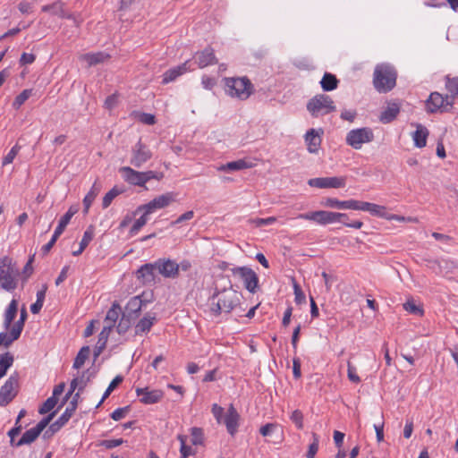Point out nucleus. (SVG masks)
Instances as JSON below:
<instances>
[{
    "label": "nucleus",
    "instance_id": "obj_1",
    "mask_svg": "<svg viewBox=\"0 0 458 458\" xmlns=\"http://www.w3.org/2000/svg\"><path fill=\"white\" fill-rule=\"evenodd\" d=\"M242 294L232 286L224 289H215L213 294L208 300L209 313L213 317H218L223 313L229 314L241 305Z\"/></svg>",
    "mask_w": 458,
    "mask_h": 458
},
{
    "label": "nucleus",
    "instance_id": "obj_2",
    "mask_svg": "<svg viewBox=\"0 0 458 458\" xmlns=\"http://www.w3.org/2000/svg\"><path fill=\"white\" fill-rule=\"evenodd\" d=\"M397 72L394 66L388 64H380L375 67L373 84L379 93L392 90L396 84Z\"/></svg>",
    "mask_w": 458,
    "mask_h": 458
},
{
    "label": "nucleus",
    "instance_id": "obj_3",
    "mask_svg": "<svg viewBox=\"0 0 458 458\" xmlns=\"http://www.w3.org/2000/svg\"><path fill=\"white\" fill-rule=\"evenodd\" d=\"M223 81L225 83V91L231 98L246 100L254 92V86L246 76L226 77Z\"/></svg>",
    "mask_w": 458,
    "mask_h": 458
},
{
    "label": "nucleus",
    "instance_id": "obj_4",
    "mask_svg": "<svg viewBox=\"0 0 458 458\" xmlns=\"http://www.w3.org/2000/svg\"><path fill=\"white\" fill-rule=\"evenodd\" d=\"M125 182L131 185L144 186L146 182L152 179L160 180L163 174L155 171L139 172L130 166H123L119 169Z\"/></svg>",
    "mask_w": 458,
    "mask_h": 458
},
{
    "label": "nucleus",
    "instance_id": "obj_5",
    "mask_svg": "<svg viewBox=\"0 0 458 458\" xmlns=\"http://www.w3.org/2000/svg\"><path fill=\"white\" fill-rule=\"evenodd\" d=\"M297 218L314 221L320 225H327L336 222L341 223L343 219H348V215L345 213L318 210L299 214Z\"/></svg>",
    "mask_w": 458,
    "mask_h": 458
},
{
    "label": "nucleus",
    "instance_id": "obj_6",
    "mask_svg": "<svg viewBox=\"0 0 458 458\" xmlns=\"http://www.w3.org/2000/svg\"><path fill=\"white\" fill-rule=\"evenodd\" d=\"M335 106L328 95L318 94L310 98L307 103V110L313 117H318L335 111Z\"/></svg>",
    "mask_w": 458,
    "mask_h": 458
},
{
    "label": "nucleus",
    "instance_id": "obj_7",
    "mask_svg": "<svg viewBox=\"0 0 458 458\" xmlns=\"http://www.w3.org/2000/svg\"><path fill=\"white\" fill-rule=\"evenodd\" d=\"M454 101L450 95H442L438 92H432L427 102L426 109L428 113L433 114L436 112H450L454 106Z\"/></svg>",
    "mask_w": 458,
    "mask_h": 458
},
{
    "label": "nucleus",
    "instance_id": "obj_8",
    "mask_svg": "<svg viewBox=\"0 0 458 458\" xmlns=\"http://www.w3.org/2000/svg\"><path fill=\"white\" fill-rule=\"evenodd\" d=\"M374 140V133L371 128L362 127L351 130L345 138L346 144L354 149H360L362 145L369 143Z\"/></svg>",
    "mask_w": 458,
    "mask_h": 458
},
{
    "label": "nucleus",
    "instance_id": "obj_9",
    "mask_svg": "<svg viewBox=\"0 0 458 458\" xmlns=\"http://www.w3.org/2000/svg\"><path fill=\"white\" fill-rule=\"evenodd\" d=\"M233 276L241 279L246 290L251 293H257L259 289V276L257 273L248 267H234L231 268Z\"/></svg>",
    "mask_w": 458,
    "mask_h": 458
},
{
    "label": "nucleus",
    "instance_id": "obj_10",
    "mask_svg": "<svg viewBox=\"0 0 458 458\" xmlns=\"http://www.w3.org/2000/svg\"><path fill=\"white\" fill-rule=\"evenodd\" d=\"M55 412L50 413L46 418H43L34 428L26 430L21 437L16 442L15 446H21L23 445H30L34 442L40 433L46 428L49 422L54 418Z\"/></svg>",
    "mask_w": 458,
    "mask_h": 458
},
{
    "label": "nucleus",
    "instance_id": "obj_11",
    "mask_svg": "<svg viewBox=\"0 0 458 458\" xmlns=\"http://www.w3.org/2000/svg\"><path fill=\"white\" fill-rule=\"evenodd\" d=\"M19 387L18 374L11 375L2 386L0 390V406L4 407L10 403L17 395Z\"/></svg>",
    "mask_w": 458,
    "mask_h": 458
},
{
    "label": "nucleus",
    "instance_id": "obj_12",
    "mask_svg": "<svg viewBox=\"0 0 458 458\" xmlns=\"http://www.w3.org/2000/svg\"><path fill=\"white\" fill-rule=\"evenodd\" d=\"M174 200V194L173 192H166L156 197L147 204L139 206L135 214L140 213L141 210H145L146 214H151L157 209L168 207Z\"/></svg>",
    "mask_w": 458,
    "mask_h": 458
},
{
    "label": "nucleus",
    "instance_id": "obj_13",
    "mask_svg": "<svg viewBox=\"0 0 458 458\" xmlns=\"http://www.w3.org/2000/svg\"><path fill=\"white\" fill-rule=\"evenodd\" d=\"M152 157L151 151L139 140L131 149V164L135 167H141Z\"/></svg>",
    "mask_w": 458,
    "mask_h": 458
},
{
    "label": "nucleus",
    "instance_id": "obj_14",
    "mask_svg": "<svg viewBox=\"0 0 458 458\" xmlns=\"http://www.w3.org/2000/svg\"><path fill=\"white\" fill-rule=\"evenodd\" d=\"M346 181L344 177H318L312 178L308 181V184L310 187H316L319 189L333 188L338 189L345 186Z\"/></svg>",
    "mask_w": 458,
    "mask_h": 458
},
{
    "label": "nucleus",
    "instance_id": "obj_15",
    "mask_svg": "<svg viewBox=\"0 0 458 458\" xmlns=\"http://www.w3.org/2000/svg\"><path fill=\"white\" fill-rule=\"evenodd\" d=\"M155 265L158 273L165 278H175L179 275L178 264L170 259H158Z\"/></svg>",
    "mask_w": 458,
    "mask_h": 458
},
{
    "label": "nucleus",
    "instance_id": "obj_16",
    "mask_svg": "<svg viewBox=\"0 0 458 458\" xmlns=\"http://www.w3.org/2000/svg\"><path fill=\"white\" fill-rule=\"evenodd\" d=\"M327 208L337 209H351L360 210L362 209L363 201L357 199L339 200L335 198H327L323 202Z\"/></svg>",
    "mask_w": 458,
    "mask_h": 458
},
{
    "label": "nucleus",
    "instance_id": "obj_17",
    "mask_svg": "<svg viewBox=\"0 0 458 458\" xmlns=\"http://www.w3.org/2000/svg\"><path fill=\"white\" fill-rule=\"evenodd\" d=\"M194 62L191 63L193 64H197V66L200 69H203L208 65H213L217 63V59L215 55V51L212 47H207L201 51H198L193 55Z\"/></svg>",
    "mask_w": 458,
    "mask_h": 458
},
{
    "label": "nucleus",
    "instance_id": "obj_18",
    "mask_svg": "<svg viewBox=\"0 0 458 458\" xmlns=\"http://www.w3.org/2000/svg\"><path fill=\"white\" fill-rule=\"evenodd\" d=\"M0 285L3 289L11 292L17 287L13 269L10 265L0 264Z\"/></svg>",
    "mask_w": 458,
    "mask_h": 458
},
{
    "label": "nucleus",
    "instance_id": "obj_19",
    "mask_svg": "<svg viewBox=\"0 0 458 458\" xmlns=\"http://www.w3.org/2000/svg\"><path fill=\"white\" fill-rule=\"evenodd\" d=\"M136 394L140 398V402L144 404H154L161 401L164 393L161 390H149L148 387H137Z\"/></svg>",
    "mask_w": 458,
    "mask_h": 458
},
{
    "label": "nucleus",
    "instance_id": "obj_20",
    "mask_svg": "<svg viewBox=\"0 0 458 458\" xmlns=\"http://www.w3.org/2000/svg\"><path fill=\"white\" fill-rule=\"evenodd\" d=\"M239 420H240V414L236 411V409L233 407V404H231L224 417L223 423L225 425L227 432L233 437L236 432L238 431L239 427Z\"/></svg>",
    "mask_w": 458,
    "mask_h": 458
},
{
    "label": "nucleus",
    "instance_id": "obj_21",
    "mask_svg": "<svg viewBox=\"0 0 458 458\" xmlns=\"http://www.w3.org/2000/svg\"><path fill=\"white\" fill-rule=\"evenodd\" d=\"M193 70L194 67H192L191 61L187 60L183 64L167 70L163 75L162 82L164 84H167L171 81H174L176 78L185 73L186 72Z\"/></svg>",
    "mask_w": 458,
    "mask_h": 458
},
{
    "label": "nucleus",
    "instance_id": "obj_22",
    "mask_svg": "<svg viewBox=\"0 0 458 458\" xmlns=\"http://www.w3.org/2000/svg\"><path fill=\"white\" fill-rule=\"evenodd\" d=\"M143 301L140 296H134L129 300L122 314L135 321L142 310Z\"/></svg>",
    "mask_w": 458,
    "mask_h": 458
},
{
    "label": "nucleus",
    "instance_id": "obj_23",
    "mask_svg": "<svg viewBox=\"0 0 458 458\" xmlns=\"http://www.w3.org/2000/svg\"><path fill=\"white\" fill-rule=\"evenodd\" d=\"M155 262L144 264L136 271V277L143 284H152L155 282Z\"/></svg>",
    "mask_w": 458,
    "mask_h": 458
},
{
    "label": "nucleus",
    "instance_id": "obj_24",
    "mask_svg": "<svg viewBox=\"0 0 458 458\" xmlns=\"http://www.w3.org/2000/svg\"><path fill=\"white\" fill-rule=\"evenodd\" d=\"M321 134L323 131L320 130V133L315 129L309 130L305 134V141L307 148L310 153H317L321 145Z\"/></svg>",
    "mask_w": 458,
    "mask_h": 458
},
{
    "label": "nucleus",
    "instance_id": "obj_25",
    "mask_svg": "<svg viewBox=\"0 0 458 458\" xmlns=\"http://www.w3.org/2000/svg\"><path fill=\"white\" fill-rule=\"evenodd\" d=\"M157 322L155 314L147 313L135 325V335H142L150 331L151 327Z\"/></svg>",
    "mask_w": 458,
    "mask_h": 458
},
{
    "label": "nucleus",
    "instance_id": "obj_26",
    "mask_svg": "<svg viewBox=\"0 0 458 458\" xmlns=\"http://www.w3.org/2000/svg\"><path fill=\"white\" fill-rule=\"evenodd\" d=\"M253 166L254 164L251 161L246 159H238L221 165L216 169L217 171L221 172H233L251 168Z\"/></svg>",
    "mask_w": 458,
    "mask_h": 458
},
{
    "label": "nucleus",
    "instance_id": "obj_27",
    "mask_svg": "<svg viewBox=\"0 0 458 458\" xmlns=\"http://www.w3.org/2000/svg\"><path fill=\"white\" fill-rule=\"evenodd\" d=\"M416 127V131L412 133L414 145L419 148H424L427 144V139L429 134L428 130L420 123H411Z\"/></svg>",
    "mask_w": 458,
    "mask_h": 458
},
{
    "label": "nucleus",
    "instance_id": "obj_28",
    "mask_svg": "<svg viewBox=\"0 0 458 458\" xmlns=\"http://www.w3.org/2000/svg\"><path fill=\"white\" fill-rule=\"evenodd\" d=\"M74 412V404L69 403L64 413L54 423L50 425L49 429L53 433L58 431L69 421V420L71 419Z\"/></svg>",
    "mask_w": 458,
    "mask_h": 458
},
{
    "label": "nucleus",
    "instance_id": "obj_29",
    "mask_svg": "<svg viewBox=\"0 0 458 458\" xmlns=\"http://www.w3.org/2000/svg\"><path fill=\"white\" fill-rule=\"evenodd\" d=\"M122 308L117 301L113 302L111 308L107 310L105 318V326H110V328H114L119 316L122 314Z\"/></svg>",
    "mask_w": 458,
    "mask_h": 458
},
{
    "label": "nucleus",
    "instance_id": "obj_30",
    "mask_svg": "<svg viewBox=\"0 0 458 458\" xmlns=\"http://www.w3.org/2000/svg\"><path fill=\"white\" fill-rule=\"evenodd\" d=\"M361 211H367L370 213L372 216L385 219H387L389 214L385 206H380L367 201H363Z\"/></svg>",
    "mask_w": 458,
    "mask_h": 458
},
{
    "label": "nucleus",
    "instance_id": "obj_31",
    "mask_svg": "<svg viewBox=\"0 0 458 458\" xmlns=\"http://www.w3.org/2000/svg\"><path fill=\"white\" fill-rule=\"evenodd\" d=\"M18 310V301L12 300L4 312V327L9 330Z\"/></svg>",
    "mask_w": 458,
    "mask_h": 458
},
{
    "label": "nucleus",
    "instance_id": "obj_32",
    "mask_svg": "<svg viewBox=\"0 0 458 458\" xmlns=\"http://www.w3.org/2000/svg\"><path fill=\"white\" fill-rule=\"evenodd\" d=\"M110 55L104 52L88 53L81 56V60L86 62L89 66L96 65L107 60Z\"/></svg>",
    "mask_w": 458,
    "mask_h": 458
},
{
    "label": "nucleus",
    "instance_id": "obj_33",
    "mask_svg": "<svg viewBox=\"0 0 458 458\" xmlns=\"http://www.w3.org/2000/svg\"><path fill=\"white\" fill-rule=\"evenodd\" d=\"M400 112V107L397 104L393 103L387 106L385 111L381 113L380 121L384 123H391L395 119Z\"/></svg>",
    "mask_w": 458,
    "mask_h": 458
},
{
    "label": "nucleus",
    "instance_id": "obj_34",
    "mask_svg": "<svg viewBox=\"0 0 458 458\" xmlns=\"http://www.w3.org/2000/svg\"><path fill=\"white\" fill-rule=\"evenodd\" d=\"M338 82L335 75L326 72L320 81V85L324 91H331L337 88Z\"/></svg>",
    "mask_w": 458,
    "mask_h": 458
},
{
    "label": "nucleus",
    "instance_id": "obj_35",
    "mask_svg": "<svg viewBox=\"0 0 458 458\" xmlns=\"http://www.w3.org/2000/svg\"><path fill=\"white\" fill-rule=\"evenodd\" d=\"M445 87L454 100L458 98V76L451 77L446 75L445 77Z\"/></svg>",
    "mask_w": 458,
    "mask_h": 458
},
{
    "label": "nucleus",
    "instance_id": "obj_36",
    "mask_svg": "<svg viewBox=\"0 0 458 458\" xmlns=\"http://www.w3.org/2000/svg\"><path fill=\"white\" fill-rule=\"evenodd\" d=\"M63 3L60 1L55 2L52 4L43 5L42 12H50L54 15H58L61 18L66 17V13L64 10Z\"/></svg>",
    "mask_w": 458,
    "mask_h": 458
},
{
    "label": "nucleus",
    "instance_id": "obj_37",
    "mask_svg": "<svg viewBox=\"0 0 458 458\" xmlns=\"http://www.w3.org/2000/svg\"><path fill=\"white\" fill-rule=\"evenodd\" d=\"M177 439L179 440L180 445H181V447H180L181 458H187L191 455L195 454V453H196L195 450L191 446H190L186 444L187 443V436L178 435Z\"/></svg>",
    "mask_w": 458,
    "mask_h": 458
},
{
    "label": "nucleus",
    "instance_id": "obj_38",
    "mask_svg": "<svg viewBox=\"0 0 458 458\" xmlns=\"http://www.w3.org/2000/svg\"><path fill=\"white\" fill-rule=\"evenodd\" d=\"M13 363V356L10 352L0 355V378L5 374L7 369L12 367Z\"/></svg>",
    "mask_w": 458,
    "mask_h": 458
},
{
    "label": "nucleus",
    "instance_id": "obj_39",
    "mask_svg": "<svg viewBox=\"0 0 458 458\" xmlns=\"http://www.w3.org/2000/svg\"><path fill=\"white\" fill-rule=\"evenodd\" d=\"M90 352V349L89 346H83L79 352L77 353L74 361H73V369H80L85 363V360L88 359Z\"/></svg>",
    "mask_w": 458,
    "mask_h": 458
},
{
    "label": "nucleus",
    "instance_id": "obj_40",
    "mask_svg": "<svg viewBox=\"0 0 458 458\" xmlns=\"http://www.w3.org/2000/svg\"><path fill=\"white\" fill-rule=\"evenodd\" d=\"M191 442L193 445H201L204 444V431L201 428L192 427L190 429Z\"/></svg>",
    "mask_w": 458,
    "mask_h": 458
},
{
    "label": "nucleus",
    "instance_id": "obj_41",
    "mask_svg": "<svg viewBox=\"0 0 458 458\" xmlns=\"http://www.w3.org/2000/svg\"><path fill=\"white\" fill-rule=\"evenodd\" d=\"M27 317H28L27 310H26L25 307H22V309L21 310V315H20L19 320L16 321L15 324L12 327L13 329V335H16V336H21V334L23 330Z\"/></svg>",
    "mask_w": 458,
    "mask_h": 458
},
{
    "label": "nucleus",
    "instance_id": "obj_42",
    "mask_svg": "<svg viewBox=\"0 0 458 458\" xmlns=\"http://www.w3.org/2000/svg\"><path fill=\"white\" fill-rule=\"evenodd\" d=\"M140 212H142V215L140 217H139L133 224V225L131 226V230H130V234L131 236H134L136 235L139 231L147 224L148 222V216L149 214H146L145 213V210H141Z\"/></svg>",
    "mask_w": 458,
    "mask_h": 458
},
{
    "label": "nucleus",
    "instance_id": "obj_43",
    "mask_svg": "<svg viewBox=\"0 0 458 458\" xmlns=\"http://www.w3.org/2000/svg\"><path fill=\"white\" fill-rule=\"evenodd\" d=\"M123 377L122 376H116L112 381L111 383L109 384V386H107V388L106 389L101 400L99 401V403H98L97 405V408H98L102 403L103 402L105 401V399H106L110 394L114 391V389L123 381Z\"/></svg>",
    "mask_w": 458,
    "mask_h": 458
},
{
    "label": "nucleus",
    "instance_id": "obj_44",
    "mask_svg": "<svg viewBox=\"0 0 458 458\" xmlns=\"http://www.w3.org/2000/svg\"><path fill=\"white\" fill-rule=\"evenodd\" d=\"M32 89H26L22 90L14 99L13 101V107L16 109H19L26 100L29 99V98L32 95Z\"/></svg>",
    "mask_w": 458,
    "mask_h": 458
},
{
    "label": "nucleus",
    "instance_id": "obj_45",
    "mask_svg": "<svg viewBox=\"0 0 458 458\" xmlns=\"http://www.w3.org/2000/svg\"><path fill=\"white\" fill-rule=\"evenodd\" d=\"M132 322H134L132 319L122 314V318L116 326V331L118 332V334L123 335L126 333Z\"/></svg>",
    "mask_w": 458,
    "mask_h": 458
},
{
    "label": "nucleus",
    "instance_id": "obj_46",
    "mask_svg": "<svg viewBox=\"0 0 458 458\" xmlns=\"http://www.w3.org/2000/svg\"><path fill=\"white\" fill-rule=\"evenodd\" d=\"M20 336H16V335H13V329L11 328L10 334H7L6 332L0 333V345H4L5 347H8L17 340Z\"/></svg>",
    "mask_w": 458,
    "mask_h": 458
},
{
    "label": "nucleus",
    "instance_id": "obj_47",
    "mask_svg": "<svg viewBox=\"0 0 458 458\" xmlns=\"http://www.w3.org/2000/svg\"><path fill=\"white\" fill-rule=\"evenodd\" d=\"M122 191L118 190L116 187L111 189L103 198L102 206L104 208H106L110 206L113 199L117 197Z\"/></svg>",
    "mask_w": 458,
    "mask_h": 458
},
{
    "label": "nucleus",
    "instance_id": "obj_48",
    "mask_svg": "<svg viewBox=\"0 0 458 458\" xmlns=\"http://www.w3.org/2000/svg\"><path fill=\"white\" fill-rule=\"evenodd\" d=\"M403 309L411 314L420 316L423 315L422 308L416 305L413 300H408L405 303H403Z\"/></svg>",
    "mask_w": 458,
    "mask_h": 458
},
{
    "label": "nucleus",
    "instance_id": "obj_49",
    "mask_svg": "<svg viewBox=\"0 0 458 458\" xmlns=\"http://www.w3.org/2000/svg\"><path fill=\"white\" fill-rule=\"evenodd\" d=\"M57 404V398L55 396L48 397L42 406L39 408L38 412L40 414H46L49 412L51 410L55 408V406Z\"/></svg>",
    "mask_w": 458,
    "mask_h": 458
},
{
    "label": "nucleus",
    "instance_id": "obj_50",
    "mask_svg": "<svg viewBox=\"0 0 458 458\" xmlns=\"http://www.w3.org/2000/svg\"><path fill=\"white\" fill-rule=\"evenodd\" d=\"M313 442L309 445L308 452L306 454L307 458H314L319 445V437L316 433H312Z\"/></svg>",
    "mask_w": 458,
    "mask_h": 458
},
{
    "label": "nucleus",
    "instance_id": "obj_51",
    "mask_svg": "<svg viewBox=\"0 0 458 458\" xmlns=\"http://www.w3.org/2000/svg\"><path fill=\"white\" fill-rule=\"evenodd\" d=\"M290 420L298 429L303 428V413L300 410H294L290 416Z\"/></svg>",
    "mask_w": 458,
    "mask_h": 458
},
{
    "label": "nucleus",
    "instance_id": "obj_52",
    "mask_svg": "<svg viewBox=\"0 0 458 458\" xmlns=\"http://www.w3.org/2000/svg\"><path fill=\"white\" fill-rule=\"evenodd\" d=\"M98 189L96 188V184L93 185L92 189L89 191V193L84 197L83 204L85 206L86 211L89 208L90 205L94 201L96 196L98 195Z\"/></svg>",
    "mask_w": 458,
    "mask_h": 458
},
{
    "label": "nucleus",
    "instance_id": "obj_53",
    "mask_svg": "<svg viewBox=\"0 0 458 458\" xmlns=\"http://www.w3.org/2000/svg\"><path fill=\"white\" fill-rule=\"evenodd\" d=\"M94 237V230L92 226H89L83 233L82 239L80 242V246L82 249H86L89 242L92 241Z\"/></svg>",
    "mask_w": 458,
    "mask_h": 458
},
{
    "label": "nucleus",
    "instance_id": "obj_54",
    "mask_svg": "<svg viewBox=\"0 0 458 458\" xmlns=\"http://www.w3.org/2000/svg\"><path fill=\"white\" fill-rule=\"evenodd\" d=\"M21 147L17 144L14 145L10 151L7 153V155L3 159V165H9L13 163V159L17 156L18 152L20 151Z\"/></svg>",
    "mask_w": 458,
    "mask_h": 458
},
{
    "label": "nucleus",
    "instance_id": "obj_55",
    "mask_svg": "<svg viewBox=\"0 0 458 458\" xmlns=\"http://www.w3.org/2000/svg\"><path fill=\"white\" fill-rule=\"evenodd\" d=\"M112 328H110V326H104L103 329L98 335V344H104L106 346V343L108 340V337L110 335V333L112 332Z\"/></svg>",
    "mask_w": 458,
    "mask_h": 458
},
{
    "label": "nucleus",
    "instance_id": "obj_56",
    "mask_svg": "<svg viewBox=\"0 0 458 458\" xmlns=\"http://www.w3.org/2000/svg\"><path fill=\"white\" fill-rule=\"evenodd\" d=\"M78 212L75 207H70L67 212L60 218L59 223L63 224L65 227L70 223L72 217Z\"/></svg>",
    "mask_w": 458,
    "mask_h": 458
},
{
    "label": "nucleus",
    "instance_id": "obj_57",
    "mask_svg": "<svg viewBox=\"0 0 458 458\" xmlns=\"http://www.w3.org/2000/svg\"><path fill=\"white\" fill-rule=\"evenodd\" d=\"M347 376L350 381L353 383L360 382V378L356 373V368L350 361L347 363Z\"/></svg>",
    "mask_w": 458,
    "mask_h": 458
},
{
    "label": "nucleus",
    "instance_id": "obj_58",
    "mask_svg": "<svg viewBox=\"0 0 458 458\" xmlns=\"http://www.w3.org/2000/svg\"><path fill=\"white\" fill-rule=\"evenodd\" d=\"M123 443V440L122 438H118V439H106V440L101 441L99 445L103 446V447H105L106 449H113L114 447H117V446L121 445Z\"/></svg>",
    "mask_w": 458,
    "mask_h": 458
},
{
    "label": "nucleus",
    "instance_id": "obj_59",
    "mask_svg": "<svg viewBox=\"0 0 458 458\" xmlns=\"http://www.w3.org/2000/svg\"><path fill=\"white\" fill-rule=\"evenodd\" d=\"M215 419L216 420V421L218 423H222L223 420H224V408L219 406L218 404L215 403L212 405V410H211Z\"/></svg>",
    "mask_w": 458,
    "mask_h": 458
},
{
    "label": "nucleus",
    "instance_id": "obj_60",
    "mask_svg": "<svg viewBox=\"0 0 458 458\" xmlns=\"http://www.w3.org/2000/svg\"><path fill=\"white\" fill-rule=\"evenodd\" d=\"M117 103H118V96L116 94H112L106 98L104 106H105V108L111 110L114 106H116Z\"/></svg>",
    "mask_w": 458,
    "mask_h": 458
},
{
    "label": "nucleus",
    "instance_id": "obj_61",
    "mask_svg": "<svg viewBox=\"0 0 458 458\" xmlns=\"http://www.w3.org/2000/svg\"><path fill=\"white\" fill-rule=\"evenodd\" d=\"M21 429L22 426L21 424H15L14 427L8 431V436L10 437V442L12 445L15 446L16 443H14V437L21 433Z\"/></svg>",
    "mask_w": 458,
    "mask_h": 458
},
{
    "label": "nucleus",
    "instance_id": "obj_62",
    "mask_svg": "<svg viewBox=\"0 0 458 458\" xmlns=\"http://www.w3.org/2000/svg\"><path fill=\"white\" fill-rule=\"evenodd\" d=\"M139 120L144 123V124H148V125H152L156 123V117L155 115L151 114H148V113H142L140 114L139 116Z\"/></svg>",
    "mask_w": 458,
    "mask_h": 458
},
{
    "label": "nucleus",
    "instance_id": "obj_63",
    "mask_svg": "<svg viewBox=\"0 0 458 458\" xmlns=\"http://www.w3.org/2000/svg\"><path fill=\"white\" fill-rule=\"evenodd\" d=\"M276 221V218L275 216H269L267 218H256L253 220V223L257 226H264V225H273Z\"/></svg>",
    "mask_w": 458,
    "mask_h": 458
},
{
    "label": "nucleus",
    "instance_id": "obj_64",
    "mask_svg": "<svg viewBox=\"0 0 458 458\" xmlns=\"http://www.w3.org/2000/svg\"><path fill=\"white\" fill-rule=\"evenodd\" d=\"M36 56L34 54L23 53L20 58V64L21 65L31 64L34 63Z\"/></svg>",
    "mask_w": 458,
    "mask_h": 458
}]
</instances>
